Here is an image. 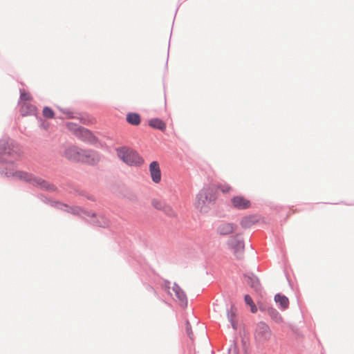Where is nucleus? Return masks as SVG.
I'll return each mask as SVG.
<instances>
[{"label": "nucleus", "mask_w": 354, "mask_h": 354, "mask_svg": "<svg viewBox=\"0 0 354 354\" xmlns=\"http://www.w3.org/2000/svg\"><path fill=\"white\" fill-rule=\"evenodd\" d=\"M127 121L132 125H138L140 123V117L138 113H130L127 115Z\"/></svg>", "instance_id": "17"}, {"label": "nucleus", "mask_w": 354, "mask_h": 354, "mask_svg": "<svg viewBox=\"0 0 354 354\" xmlns=\"http://www.w3.org/2000/svg\"><path fill=\"white\" fill-rule=\"evenodd\" d=\"M270 337V330L265 324H261L256 333V337L260 341L268 340Z\"/></svg>", "instance_id": "11"}, {"label": "nucleus", "mask_w": 354, "mask_h": 354, "mask_svg": "<svg viewBox=\"0 0 354 354\" xmlns=\"http://www.w3.org/2000/svg\"><path fill=\"white\" fill-rule=\"evenodd\" d=\"M251 286L254 287L256 286V283H257V281L256 279L252 280Z\"/></svg>", "instance_id": "29"}, {"label": "nucleus", "mask_w": 354, "mask_h": 354, "mask_svg": "<svg viewBox=\"0 0 354 354\" xmlns=\"http://www.w3.org/2000/svg\"><path fill=\"white\" fill-rule=\"evenodd\" d=\"M67 127L69 130L76 133L78 131L80 135L84 136L86 138H88L91 136V133L86 129L83 127H78L76 124L73 123H68Z\"/></svg>", "instance_id": "13"}, {"label": "nucleus", "mask_w": 354, "mask_h": 354, "mask_svg": "<svg viewBox=\"0 0 354 354\" xmlns=\"http://www.w3.org/2000/svg\"><path fill=\"white\" fill-rule=\"evenodd\" d=\"M257 222V218L255 216H248L242 218L241 225L243 227H250L251 225Z\"/></svg>", "instance_id": "16"}, {"label": "nucleus", "mask_w": 354, "mask_h": 354, "mask_svg": "<svg viewBox=\"0 0 354 354\" xmlns=\"http://www.w3.org/2000/svg\"><path fill=\"white\" fill-rule=\"evenodd\" d=\"M187 333L189 334V335H190L192 334V331L188 327L187 328Z\"/></svg>", "instance_id": "31"}, {"label": "nucleus", "mask_w": 354, "mask_h": 354, "mask_svg": "<svg viewBox=\"0 0 354 354\" xmlns=\"http://www.w3.org/2000/svg\"><path fill=\"white\" fill-rule=\"evenodd\" d=\"M4 145V143H0V153L3 154L8 153L9 155H12L14 150L12 149H10V147L8 149L6 148L3 149V146Z\"/></svg>", "instance_id": "24"}, {"label": "nucleus", "mask_w": 354, "mask_h": 354, "mask_svg": "<svg viewBox=\"0 0 354 354\" xmlns=\"http://www.w3.org/2000/svg\"><path fill=\"white\" fill-rule=\"evenodd\" d=\"M43 115L47 118H53L54 117V112L50 108L46 106L43 109Z\"/></svg>", "instance_id": "23"}, {"label": "nucleus", "mask_w": 354, "mask_h": 354, "mask_svg": "<svg viewBox=\"0 0 354 354\" xmlns=\"http://www.w3.org/2000/svg\"><path fill=\"white\" fill-rule=\"evenodd\" d=\"M250 310L252 313H254L257 311V308L254 304V303H253L252 305H250Z\"/></svg>", "instance_id": "27"}, {"label": "nucleus", "mask_w": 354, "mask_h": 354, "mask_svg": "<svg viewBox=\"0 0 354 354\" xmlns=\"http://www.w3.org/2000/svg\"><path fill=\"white\" fill-rule=\"evenodd\" d=\"M229 354H238V351L236 346L231 348L229 351Z\"/></svg>", "instance_id": "26"}, {"label": "nucleus", "mask_w": 354, "mask_h": 354, "mask_svg": "<svg viewBox=\"0 0 354 354\" xmlns=\"http://www.w3.org/2000/svg\"><path fill=\"white\" fill-rule=\"evenodd\" d=\"M81 162L92 165L98 162L100 159V156L93 151L83 150Z\"/></svg>", "instance_id": "9"}, {"label": "nucleus", "mask_w": 354, "mask_h": 354, "mask_svg": "<svg viewBox=\"0 0 354 354\" xmlns=\"http://www.w3.org/2000/svg\"><path fill=\"white\" fill-rule=\"evenodd\" d=\"M216 199V195L214 188H205L197 194L195 207L201 212H207L209 209V205L215 201Z\"/></svg>", "instance_id": "1"}, {"label": "nucleus", "mask_w": 354, "mask_h": 354, "mask_svg": "<svg viewBox=\"0 0 354 354\" xmlns=\"http://www.w3.org/2000/svg\"><path fill=\"white\" fill-rule=\"evenodd\" d=\"M227 317L232 324V328L234 329H236L237 322L236 321V310L234 308H231V309L228 311Z\"/></svg>", "instance_id": "18"}, {"label": "nucleus", "mask_w": 354, "mask_h": 354, "mask_svg": "<svg viewBox=\"0 0 354 354\" xmlns=\"http://www.w3.org/2000/svg\"><path fill=\"white\" fill-rule=\"evenodd\" d=\"M149 171L152 180L155 183H158L161 180V172L159 164L153 161L149 165Z\"/></svg>", "instance_id": "10"}, {"label": "nucleus", "mask_w": 354, "mask_h": 354, "mask_svg": "<svg viewBox=\"0 0 354 354\" xmlns=\"http://www.w3.org/2000/svg\"><path fill=\"white\" fill-rule=\"evenodd\" d=\"M227 245L236 259H241L245 249L244 242L241 235L236 234L227 240Z\"/></svg>", "instance_id": "3"}, {"label": "nucleus", "mask_w": 354, "mask_h": 354, "mask_svg": "<svg viewBox=\"0 0 354 354\" xmlns=\"http://www.w3.org/2000/svg\"><path fill=\"white\" fill-rule=\"evenodd\" d=\"M65 114L68 115L69 118H71L72 115H71V113L69 112V111H62Z\"/></svg>", "instance_id": "30"}, {"label": "nucleus", "mask_w": 354, "mask_h": 354, "mask_svg": "<svg viewBox=\"0 0 354 354\" xmlns=\"http://www.w3.org/2000/svg\"><path fill=\"white\" fill-rule=\"evenodd\" d=\"M237 230V225L227 221H220L216 224V232L221 236H227L234 233Z\"/></svg>", "instance_id": "5"}, {"label": "nucleus", "mask_w": 354, "mask_h": 354, "mask_svg": "<svg viewBox=\"0 0 354 354\" xmlns=\"http://www.w3.org/2000/svg\"><path fill=\"white\" fill-rule=\"evenodd\" d=\"M268 313L276 322H282V317L277 310L271 308L268 310Z\"/></svg>", "instance_id": "20"}, {"label": "nucleus", "mask_w": 354, "mask_h": 354, "mask_svg": "<svg viewBox=\"0 0 354 354\" xmlns=\"http://www.w3.org/2000/svg\"><path fill=\"white\" fill-rule=\"evenodd\" d=\"M110 223L109 219L103 215H100L96 220V224L102 227H107Z\"/></svg>", "instance_id": "19"}, {"label": "nucleus", "mask_w": 354, "mask_h": 354, "mask_svg": "<svg viewBox=\"0 0 354 354\" xmlns=\"http://www.w3.org/2000/svg\"><path fill=\"white\" fill-rule=\"evenodd\" d=\"M32 99L31 95L25 91H21V95H20V100L21 101H26V102H28V101H31Z\"/></svg>", "instance_id": "22"}, {"label": "nucleus", "mask_w": 354, "mask_h": 354, "mask_svg": "<svg viewBox=\"0 0 354 354\" xmlns=\"http://www.w3.org/2000/svg\"><path fill=\"white\" fill-rule=\"evenodd\" d=\"M15 176L20 179H23L26 181L36 183L38 185H40L42 186V184L44 183V180H41V179H36L35 178L32 174H30L28 173L24 172V171H16L15 174Z\"/></svg>", "instance_id": "12"}, {"label": "nucleus", "mask_w": 354, "mask_h": 354, "mask_svg": "<svg viewBox=\"0 0 354 354\" xmlns=\"http://www.w3.org/2000/svg\"><path fill=\"white\" fill-rule=\"evenodd\" d=\"M24 106H28V104L26 103H24L22 106V108H24Z\"/></svg>", "instance_id": "32"}, {"label": "nucleus", "mask_w": 354, "mask_h": 354, "mask_svg": "<svg viewBox=\"0 0 354 354\" xmlns=\"http://www.w3.org/2000/svg\"><path fill=\"white\" fill-rule=\"evenodd\" d=\"M169 294L176 298L182 307L185 308L187 306L186 295L178 285L174 283L172 287H169Z\"/></svg>", "instance_id": "6"}, {"label": "nucleus", "mask_w": 354, "mask_h": 354, "mask_svg": "<svg viewBox=\"0 0 354 354\" xmlns=\"http://www.w3.org/2000/svg\"><path fill=\"white\" fill-rule=\"evenodd\" d=\"M245 301L248 305H252L254 302L251 297L248 295H245Z\"/></svg>", "instance_id": "25"}, {"label": "nucleus", "mask_w": 354, "mask_h": 354, "mask_svg": "<svg viewBox=\"0 0 354 354\" xmlns=\"http://www.w3.org/2000/svg\"><path fill=\"white\" fill-rule=\"evenodd\" d=\"M274 301L279 304L281 310H286L289 306V300L284 295H281L280 294H277L274 296Z\"/></svg>", "instance_id": "14"}, {"label": "nucleus", "mask_w": 354, "mask_h": 354, "mask_svg": "<svg viewBox=\"0 0 354 354\" xmlns=\"http://www.w3.org/2000/svg\"><path fill=\"white\" fill-rule=\"evenodd\" d=\"M118 157L129 165H138L142 163V158L138 153L129 149L122 147L117 150Z\"/></svg>", "instance_id": "2"}, {"label": "nucleus", "mask_w": 354, "mask_h": 354, "mask_svg": "<svg viewBox=\"0 0 354 354\" xmlns=\"http://www.w3.org/2000/svg\"><path fill=\"white\" fill-rule=\"evenodd\" d=\"M217 189H219L223 194H229L232 190V187L226 183L219 184L217 185Z\"/></svg>", "instance_id": "21"}, {"label": "nucleus", "mask_w": 354, "mask_h": 354, "mask_svg": "<svg viewBox=\"0 0 354 354\" xmlns=\"http://www.w3.org/2000/svg\"><path fill=\"white\" fill-rule=\"evenodd\" d=\"M82 151L75 146H71L65 149L64 156L69 160L81 162Z\"/></svg>", "instance_id": "8"}, {"label": "nucleus", "mask_w": 354, "mask_h": 354, "mask_svg": "<svg viewBox=\"0 0 354 354\" xmlns=\"http://www.w3.org/2000/svg\"><path fill=\"white\" fill-rule=\"evenodd\" d=\"M151 204L154 208L158 210L162 211L169 216H174L176 215V212L173 208L161 200L153 199L151 202Z\"/></svg>", "instance_id": "7"}, {"label": "nucleus", "mask_w": 354, "mask_h": 354, "mask_svg": "<svg viewBox=\"0 0 354 354\" xmlns=\"http://www.w3.org/2000/svg\"><path fill=\"white\" fill-rule=\"evenodd\" d=\"M149 125L153 129H157L161 131L166 129V124L159 118H153L149 121Z\"/></svg>", "instance_id": "15"}, {"label": "nucleus", "mask_w": 354, "mask_h": 354, "mask_svg": "<svg viewBox=\"0 0 354 354\" xmlns=\"http://www.w3.org/2000/svg\"><path fill=\"white\" fill-rule=\"evenodd\" d=\"M230 205L236 209L243 210L251 207V201L242 195H236L230 199Z\"/></svg>", "instance_id": "4"}, {"label": "nucleus", "mask_w": 354, "mask_h": 354, "mask_svg": "<svg viewBox=\"0 0 354 354\" xmlns=\"http://www.w3.org/2000/svg\"><path fill=\"white\" fill-rule=\"evenodd\" d=\"M71 212H72L73 214H79V212H80V209H79V208H77V207L72 208V209H71Z\"/></svg>", "instance_id": "28"}]
</instances>
